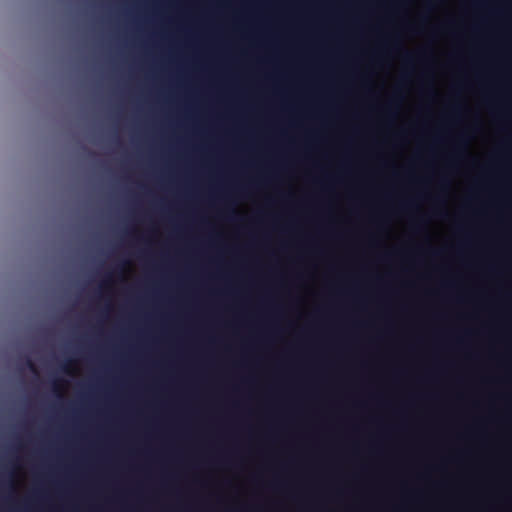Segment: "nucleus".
I'll list each match as a JSON object with an SVG mask.
<instances>
[{
  "mask_svg": "<svg viewBox=\"0 0 512 512\" xmlns=\"http://www.w3.org/2000/svg\"><path fill=\"white\" fill-rule=\"evenodd\" d=\"M399 99L396 95L390 100V102L388 103L387 105V111L392 114V109L394 107H397L398 106V103H399Z\"/></svg>",
  "mask_w": 512,
  "mask_h": 512,
  "instance_id": "1",
  "label": "nucleus"
},
{
  "mask_svg": "<svg viewBox=\"0 0 512 512\" xmlns=\"http://www.w3.org/2000/svg\"><path fill=\"white\" fill-rule=\"evenodd\" d=\"M26 365H27V367H28L32 372H34V373H36V372H37V370H36V366H35V364L33 363V361H32L31 359H29V358H28V359L26 360Z\"/></svg>",
  "mask_w": 512,
  "mask_h": 512,
  "instance_id": "2",
  "label": "nucleus"
},
{
  "mask_svg": "<svg viewBox=\"0 0 512 512\" xmlns=\"http://www.w3.org/2000/svg\"><path fill=\"white\" fill-rule=\"evenodd\" d=\"M414 60H415V55H413V54H411V53H408V52H406V53H405V61H406L407 63H409V64H410V63H413V62H414Z\"/></svg>",
  "mask_w": 512,
  "mask_h": 512,
  "instance_id": "3",
  "label": "nucleus"
},
{
  "mask_svg": "<svg viewBox=\"0 0 512 512\" xmlns=\"http://www.w3.org/2000/svg\"><path fill=\"white\" fill-rule=\"evenodd\" d=\"M406 206H407V207H412V203H411V202H408V203L406 204Z\"/></svg>",
  "mask_w": 512,
  "mask_h": 512,
  "instance_id": "4",
  "label": "nucleus"
}]
</instances>
